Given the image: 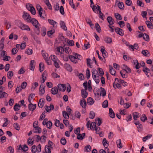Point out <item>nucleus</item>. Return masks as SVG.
Wrapping results in <instances>:
<instances>
[{"mask_svg":"<svg viewBox=\"0 0 153 153\" xmlns=\"http://www.w3.org/2000/svg\"><path fill=\"white\" fill-rule=\"evenodd\" d=\"M89 128L90 129L92 130H95L97 133L99 134V133L100 128L99 127H97L96 126V124L95 122H93L90 123V121H88L86 124V126L88 128H89Z\"/></svg>","mask_w":153,"mask_h":153,"instance_id":"obj_1","label":"nucleus"},{"mask_svg":"<svg viewBox=\"0 0 153 153\" xmlns=\"http://www.w3.org/2000/svg\"><path fill=\"white\" fill-rule=\"evenodd\" d=\"M38 122L35 121L33 124V127L34 128L33 132L36 133H40L42 132V129L41 128L37 126Z\"/></svg>","mask_w":153,"mask_h":153,"instance_id":"obj_2","label":"nucleus"},{"mask_svg":"<svg viewBox=\"0 0 153 153\" xmlns=\"http://www.w3.org/2000/svg\"><path fill=\"white\" fill-rule=\"evenodd\" d=\"M29 22L31 23L36 28H39V26H40V24L37 20L34 18L31 19L28 21Z\"/></svg>","mask_w":153,"mask_h":153,"instance_id":"obj_3","label":"nucleus"},{"mask_svg":"<svg viewBox=\"0 0 153 153\" xmlns=\"http://www.w3.org/2000/svg\"><path fill=\"white\" fill-rule=\"evenodd\" d=\"M18 27L22 30L30 31V29L29 26L26 25L20 22L18 25Z\"/></svg>","mask_w":153,"mask_h":153,"instance_id":"obj_4","label":"nucleus"},{"mask_svg":"<svg viewBox=\"0 0 153 153\" xmlns=\"http://www.w3.org/2000/svg\"><path fill=\"white\" fill-rule=\"evenodd\" d=\"M36 8L37 10H38L39 15L43 19H45V17L42 16V8L41 7L39 4H37L36 5Z\"/></svg>","mask_w":153,"mask_h":153,"instance_id":"obj_5","label":"nucleus"},{"mask_svg":"<svg viewBox=\"0 0 153 153\" xmlns=\"http://www.w3.org/2000/svg\"><path fill=\"white\" fill-rule=\"evenodd\" d=\"M49 23L53 25L54 28H56L57 27L58 23L52 19H48V20Z\"/></svg>","mask_w":153,"mask_h":153,"instance_id":"obj_6","label":"nucleus"},{"mask_svg":"<svg viewBox=\"0 0 153 153\" xmlns=\"http://www.w3.org/2000/svg\"><path fill=\"white\" fill-rule=\"evenodd\" d=\"M115 32L121 36H123L124 35L123 30L119 27H116L115 29Z\"/></svg>","mask_w":153,"mask_h":153,"instance_id":"obj_7","label":"nucleus"},{"mask_svg":"<svg viewBox=\"0 0 153 153\" xmlns=\"http://www.w3.org/2000/svg\"><path fill=\"white\" fill-rule=\"evenodd\" d=\"M58 88L59 91L63 92L65 91L66 88L65 85L62 84H59L58 85Z\"/></svg>","mask_w":153,"mask_h":153,"instance_id":"obj_8","label":"nucleus"},{"mask_svg":"<svg viewBox=\"0 0 153 153\" xmlns=\"http://www.w3.org/2000/svg\"><path fill=\"white\" fill-rule=\"evenodd\" d=\"M24 20H26L27 22L31 19V17L29 14L27 13L24 12V14L22 16Z\"/></svg>","mask_w":153,"mask_h":153,"instance_id":"obj_9","label":"nucleus"},{"mask_svg":"<svg viewBox=\"0 0 153 153\" xmlns=\"http://www.w3.org/2000/svg\"><path fill=\"white\" fill-rule=\"evenodd\" d=\"M45 87H44L42 84L40 86L39 88V94L40 95H42L45 92Z\"/></svg>","mask_w":153,"mask_h":153,"instance_id":"obj_10","label":"nucleus"},{"mask_svg":"<svg viewBox=\"0 0 153 153\" xmlns=\"http://www.w3.org/2000/svg\"><path fill=\"white\" fill-rule=\"evenodd\" d=\"M69 55L68 57L70 60L74 63H77V62L76 60V56L75 55Z\"/></svg>","mask_w":153,"mask_h":153,"instance_id":"obj_11","label":"nucleus"},{"mask_svg":"<svg viewBox=\"0 0 153 153\" xmlns=\"http://www.w3.org/2000/svg\"><path fill=\"white\" fill-rule=\"evenodd\" d=\"M42 56L45 60L50 59V56L48 53L45 52L43 50L42 51Z\"/></svg>","mask_w":153,"mask_h":153,"instance_id":"obj_12","label":"nucleus"},{"mask_svg":"<svg viewBox=\"0 0 153 153\" xmlns=\"http://www.w3.org/2000/svg\"><path fill=\"white\" fill-rule=\"evenodd\" d=\"M123 70L125 71L127 73H129L131 72V69L126 65L123 64Z\"/></svg>","mask_w":153,"mask_h":153,"instance_id":"obj_13","label":"nucleus"},{"mask_svg":"<svg viewBox=\"0 0 153 153\" xmlns=\"http://www.w3.org/2000/svg\"><path fill=\"white\" fill-rule=\"evenodd\" d=\"M64 67L68 71L71 72L72 71V67L68 63H66L64 64Z\"/></svg>","mask_w":153,"mask_h":153,"instance_id":"obj_14","label":"nucleus"},{"mask_svg":"<svg viewBox=\"0 0 153 153\" xmlns=\"http://www.w3.org/2000/svg\"><path fill=\"white\" fill-rule=\"evenodd\" d=\"M80 105L83 108H85L86 106V102L84 99H82L80 101Z\"/></svg>","mask_w":153,"mask_h":153,"instance_id":"obj_15","label":"nucleus"},{"mask_svg":"<svg viewBox=\"0 0 153 153\" xmlns=\"http://www.w3.org/2000/svg\"><path fill=\"white\" fill-rule=\"evenodd\" d=\"M108 22L109 23V25H113L114 23V21L112 18L111 16H108L107 18Z\"/></svg>","mask_w":153,"mask_h":153,"instance_id":"obj_16","label":"nucleus"},{"mask_svg":"<svg viewBox=\"0 0 153 153\" xmlns=\"http://www.w3.org/2000/svg\"><path fill=\"white\" fill-rule=\"evenodd\" d=\"M64 51L68 54H70L72 52L71 49L67 46H65V45L64 46Z\"/></svg>","mask_w":153,"mask_h":153,"instance_id":"obj_17","label":"nucleus"},{"mask_svg":"<svg viewBox=\"0 0 153 153\" xmlns=\"http://www.w3.org/2000/svg\"><path fill=\"white\" fill-rule=\"evenodd\" d=\"M45 100L43 98H41L40 99L38 103V106L41 108H42L44 105Z\"/></svg>","mask_w":153,"mask_h":153,"instance_id":"obj_18","label":"nucleus"},{"mask_svg":"<svg viewBox=\"0 0 153 153\" xmlns=\"http://www.w3.org/2000/svg\"><path fill=\"white\" fill-rule=\"evenodd\" d=\"M58 89L57 87L55 86L52 88L51 90V93L53 95H55L58 93Z\"/></svg>","mask_w":153,"mask_h":153,"instance_id":"obj_19","label":"nucleus"},{"mask_svg":"<svg viewBox=\"0 0 153 153\" xmlns=\"http://www.w3.org/2000/svg\"><path fill=\"white\" fill-rule=\"evenodd\" d=\"M36 104H32L31 103H30L28 105V108L29 110L31 111H33L34 110L36 107Z\"/></svg>","mask_w":153,"mask_h":153,"instance_id":"obj_20","label":"nucleus"},{"mask_svg":"<svg viewBox=\"0 0 153 153\" xmlns=\"http://www.w3.org/2000/svg\"><path fill=\"white\" fill-rule=\"evenodd\" d=\"M104 41L107 43L110 44L112 42V40L111 38L108 36L105 37L104 38Z\"/></svg>","mask_w":153,"mask_h":153,"instance_id":"obj_21","label":"nucleus"},{"mask_svg":"<svg viewBox=\"0 0 153 153\" xmlns=\"http://www.w3.org/2000/svg\"><path fill=\"white\" fill-rule=\"evenodd\" d=\"M109 115L110 117L112 118H114L115 117V114L111 108L109 109Z\"/></svg>","mask_w":153,"mask_h":153,"instance_id":"obj_22","label":"nucleus"},{"mask_svg":"<svg viewBox=\"0 0 153 153\" xmlns=\"http://www.w3.org/2000/svg\"><path fill=\"white\" fill-rule=\"evenodd\" d=\"M60 25L61 27L64 30L66 31L67 30V27L66 26L65 23L64 22L61 21L60 22Z\"/></svg>","mask_w":153,"mask_h":153,"instance_id":"obj_23","label":"nucleus"},{"mask_svg":"<svg viewBox=\"0 0 153 153\" xmlns=\"http://www.w3.org/2000/svg\"><path fill=\"white\" fill-rule=\"evenodd\" d=\"M47 72L45 71L42 74V80L41 81L42 83H44L46 79Z\"/></svg>","mask_w":153,"mask_h":153,"instance_id":"obj_24","label":"nucleus"},{"mask_svg":"<svg viewBox=\"0 0 153 153\" xmlns=\"http://www.w3.org/2000/svg\"><path fill=\"white\" fill-rule=\"evenodd\" d=\"M45 110L47 112H49L51 110H52L54 109V105L52 104H50V106H45Z\"/></svg>","mask_w":153,"mask_h":153,"instance_id":"obj_25","label":"nucleus"},{"mask_svg":"<svg viewBox=\"0 0 153 153\" xmlns=\"http://www.w3.org/2000/svg\"><path fill=\"white\" fill-rule=\"evenodd\" d=\"M99 75H98L97 76H94L92 77L94 80L95 81V82L97 84L99 83L100 81V78Z\"/></svg>","mask_w":153,"mask_h":153,"instance_id":"obj_26","label":"nucleus"},{"mask_svg":"<svg viewBox=\"0 0 153 153\" xmlns=\"http://www.w3.org/2000/svg\"><path fill=\"white\" fill-rule=\"evenodd\" d=\"M109 71L110 74L113 75H115L116 72L115 69L111 66L109 65Z\"/></svg>","mask_w":153,"mask_h":153,"instance_id":"obj_27","label":"nucleus"},{"mask_svg":"<svg viewBox=\"0 0 153 153\" xmlns=\"http://www.w3.org/2000/svg\"><path fill=\"white\" fill-rule=\"evenodd\" d=\"M85 90L82 89L81 91L82 97L84 98H86L88 95V93L85 91Z\"/></svg>","mask_w":153,"mask_h":153,"instance_id":"obj_28","label":"nucleus"},{"mask_svg":"<svg viewBox=\"0 0 153 153\" xmlns=\"http://www.w3.org/2000/svg\"><path fill=\"white\" fill-rule=\"evenodd\" d=\"M35 61L34 60H32L30 61V69L31 70L33 71L35 68V65L34 63Z\"/></svg>","mask_w":153,"mask_h":153,"instance_id":"obj_29","label":"nucleus"},{"mask_svg":"<svg viewBox=\"0 0 153 153\" xmlns=\"http://www.w3.org/2000/svg\"><path fill=\"white\" fill-rule=\"evenodd\" d=\"M94 102V99L90 97H89L87 99V103L88 105H92L93 104Z\"/></svg>","mask_w":153,"mask_h":153,"instance_id":"obj_30","label":"nucleus"},{"mask_svg":"<svg viewBox=\"0 0 153 153\" xmlns=\"http://www.w3.org/2000/svg\"><path fill=\"white\" fill-rule=\"evenodd\" d=\"M146 23L149 28L152 29L153 28V25L152 23L149 21H146Z\"/></svg>","mask_w":153,"mask_h":153,"instance_id":"obj_31","label":"nucleus"},{"mask_svg":"<svg viewBox=\"0 0 153 153\" xmlns=\"http://www.w3.org/2000/svg\"><path fill=\"white\" fill-rule=\"evenodd\" d=\"M116 143L117 144V147L119 148H121L123 147V146L121 143V141L120 139L117 140Z\"/></svg>","mask_w":153,"mask_h":153,"instance_id":"obj_32","label":"nucleus"},{"mask_svg":"<svg viewBox=\"0 0 153 153\" xmlns=\"http://www.w3.org/2000/svg\"><path fill=\"white\" fill-rule=\"evenodd\" d=\"M139 113L137 112H134L133 114V119L135 120H136L138 117H139Z\"/></svg>","mask_w":153,"mask_h":153,"instance_id":"obj_33","label":"nucleus"},{"mask_svg":"<svg viewBox=\"0 0 153 153\" xmlns=\"http://www.w3.org/2000/svg\"><path fill=\"white\" fill-rule=\"evenodd\" d=\"M117 5L119 8L120 10H123L124 9V4L123 2H119Z\"/></svg>","mask_w":153,"mask_h":153,"instance_id":"obj_34","label":"nucleus"},{"mask_svg":"<svg viewBox=\"0 0 153 153\" xmlns=\"http://www.w3.org/2000/svg\"><path fill=\"white\" fill-rule=\"evenodd\" d=\"M108 142L107 141L106 138H104L103 139L102 143L104 146L105 148H107L108 146Z\"/></svg>","mask_w":153,"mask_h":153,"instance_id":"obj_35","label":"nucleus"},{"mask_svg":"<svg viewBox=\"0 0 153 153\" xmlns=\"http://www.w3.org/2000/svg\"><path fill=\"white\" fill-rule=\"evenodd\" d=\"M92 77L94 76H97L98 75V71L95 68H93L92 70Z\"/></svg>","mask_w":153,"mask_h":153,"instance_id":"obj_36","label":"nucleus"},{"mask_svg":"<svg viewBox=\"0 0 153 153\" xmlns=\"http://www.w3.org/2000/svg\"><path fill=\"white\" fill-rule=\"evenodd\" d=\"M143 71L145 73V74L147 76L149 77V75H148V74L150 72V70L147 67H145V68H144Z\"/></svg>","mask_w":153,"mask_h":153,"instance_id":"obj_37","label":"nucleus"},{"mask_svg":"<svg viewBox=\"0 0 153 153\" xmlns=\"http://www.w3.org/2000/svg\"><path fill=\"white\" fill-rule=\"evenodd\" d=\"M91 151V147L90 145L85 146L84 148V151L86 152H90Z\"/></svg>","mask_w":153,"mask_h":153,"instance_id":"obj_38","label":"nucleus"},{"mask_svg":"<svg viewBox=\"0 0 153 153\" xmlns=\"http://www.w3.org/2000/svg\"><path fill=\"white\" fill-rule=\"evenodd\" d=\"M20 106L18 104L16 103L14 106V109L15 111H17L20 109Z\"/></svg>","mask_w":153,"mask_h":153,"instance_id":"obj_39","label":"nucleus"},{"mask_svg":"<svg viewBox=\"0 0 153 153\" xmlns=\"http://www.w3.org/2000/svg\"><path fill=\"white\" fill-rule=\"evenodd\" d=\"M97 70L98 71L99 73L100 74L99 75L100 76H102L104 74L103 69L102 68H97Z\"/></svg>","mask_w":153,"mask_h":153,"instance_id":"obj_40","label":"nucleus"},{"mask_svg":"<svg viewBox=\"0 0 153 153\" xmlns=\"http://www.w3.org/2000/svg\"><path fill=\"white\" fill-rule=\"evenodd\" d=\"M140 120L143 122H144L147 120V117H146L145 114H143L140 118Z\"/></svg>","mask_w":153,"mask_h":153,"instance_id":"obj_41","label":"nucleus"},{"mask_svg":"<svg viewBox=\"0 0 153 153\" xmlns=\"http://www.w3.org/2000/svg\"><path fill=\"white\" fill-rule=\"evenodd\" d=\"M45 3L48 9H52V7L50 3L48 0H46L45 1Z\"/></svg>","mask_w":153,"mask_h":153,"instance_id":"obj_42","label":"nucleus"},{"mask_svg":"<svg viewBox=\"0 0 153 153\" xmlns=\"http://www.w3.org/2000/svg\"><path fill=\"white\" fill-rule=\"evenodd\" d=\"M44 64L42 62H40L39 64V71L41 72H42V71L44 70Z\"/></svg>","mask_w":153,"mask_h":153,"instance_id":"obj_43","label":"nucleus"},{"mask_svg":"<svg viewBox=\"0 0 153 153\" xmlns=\"http://www.w3.org/2000/svg\"><path fill=\"white\" fill-rule=\"evenodd\" d=\"M7 93L4 92L1 93H0V98H2L4 97H7Z\"/></svg>","mask_w":153,"mask_h":153,"instance_id":"obj_44","label":"nucleus"},{"mask_svg":"<svg viewBox=\"0 0 153 153\" xmlns=\"http://www.w3.org/2000/svg\"><path fill=\"white\" fill-rule=\"evenodd\" d=\"M57 51H58L62 54L64 51V47H62L61 46L57 48Z\"/></svg>","mask_w":153,"mask_h":153,"instance_id":"obj_45","label":"nucleus"},{"mask_svg":"<svg viewBox=\"0 0 153 153\" xmlns=\"http://www.w3.org/2000/svg\"><path fill=\"white\" fill-rule=\"evenodd\" d=\"M115 16L116 19L118 20H121L122 19L121 15L118 13H115L114 14Z\"/></svg>","mask_w":153,"mask_h":153,"instance_id":"obj_46","label":"nucleus"},{"mask_svg":"<svg viewBox=\"0 0 153 153\" xmlns=\"http://www.w3.org/2000/svg\"><path fill=\"white\" fill-rule=\"evenodd\" d=\"M51 59L54 62L56 61H59L58 59L56 56L54 55H51Z\"/></svg>","mask_w":153,"mask_h":153,"instance_id":"obj_47","label":"nucleus"},{"mask_svg":"<svg viewBox=\"0 0 153 153\" xmlns=\"http://www.w3.org/2000/svg\"><path fill=\"white\" fill-rule=\"evenodd\" d=\"M69 4L73 8L76 9V8L75 7V5L74 4L73 0H69Z\"/></svg>","mask_w":153,"mask_h":153,"instance_id":"obj_48","label":"nucleus"},{"mask_svg":"<svg viewBox=\"0 0 153 153\" xmlns=\"http://www.w3.org/2000/svg\"><path fill=\"white\" fill-rule=\"evenodd\" d=\"M7 76L9 79H11L13 76V72L12 71H9L7 73Z\"/></svg>","mask_w":153,"mask_h":153,"instance_id":"obj_49","label":"nucleus"},{"mask_svg":"<svg viewBox=\"0 0 153 153\" xmlns=\"http://www.w3.org/2000/svg\"><path fill=\"white\" fill-rule=\"evenodd\" d=\"M141 53L145 56H147L149 52L147 50H144L142 51Z\"/></svg>","mask_w":153,"mask_h":153,"instance_id":"obj_50","label":"nucleus"},{"mask_svg":"<svg viewBox=\"0 0 153 153\" xmlns=\"http://www.w3.org/2000/svg\"><path fill=\"white\" fill-rule=\"evenodd\" d=\"M88 87L89 91H91L92 90V88L91 86V80H89L88 82Z\"/></svg>","mask_w":153,"mask_h":153,"instance_id":"obj_51","label":"nucleus"},{"mask_svg":"<svg viewBox=\"0 0 153 153\" xmlns=\"http://www.w3.org/2000/svg\"><path fill=\"white\" fill-rule=\"evenodd\" d=\"M108 105V101L107 100H105L102 104V106L104 108H107Z\"/></svg>","mask_w":153,"mask_h":153,"instance_id":"obj_52","label":"nucleus"},{"mask_svg":"<svg viewBox=\"0 0 153 153\" xmlns=\"http://www.w3.org/2000/svg\"><path fill=\"white\" fill-rule=\"evenodd\" d=\"M118 82L121 83L122 85L124 86H126L127 85V83L123 80L120 79L118 81Z\"/></svg>","mask_w":153,"mask_h":153,"instance_id":"obj_53","label":"nucleus"},{"mask_svg":"<svg viewBox=\"0 0 153 153\" xmlns=\"http://www.w3.org/2000/svg\"><path fill=\"white\" fill-rule=\"evenodd\" d=\"M95 28L97 31L98 32L100 33L101 31V29L100 27L97 23L95 24Z\"/></svg>","mask_w":153,"mask_h":153,"instance_id":"obj_54","label":"nucleus"},{"mask_svg":"<svg viewBox=\"0 0 153 153\" xmlns=\"http://www.w3.org/2000/svg\"><path fill=\"white\" fill-rule=\"evenodd\" d=\"M55 33V30L54 29L51 30L47 32V34L48 36H51Z\"/></svg>","mask_w":153,"mask_h":153,"instance_id":"obj_55","label":"nucleus"},{"mask_svg":"<svg viewBox=\"0 0 153 153\" xmlns=\"http://www.w3.org/2000/svg\"><path fill=\"white\" fill-rule=\"evenodd\" d=\"M50 147L48 146H46L45 147V150L46 153H51V150L49 148Z\"/></svg>","mask_w":153,"mask_h":153,"instance_id":"obj_56","label":"nucleus"},{"mask_svg":"<svg viewBox=\"0 0 153 153\" xmlns=\"http://www.w3.org/2000/svg\"><path fill=\"white\" fill-rule=\"evenodd\" d=\"M13 127L17 130H19L20 128L19 124L17 123H15L13 124Z\"/></svg>","mask_w":153,"mask_h":153,"instance_id":"obj_57","label":"nucleus"},{"mask_svg":"<svg viewBox=\"0 0 153 153\" xmlns=\"http://www.w3.org/2000/svg\"><path fill=\"white\" fill-rule=\"evenodd\" d=\"M143 39L147 41H149V36L146 33H144Z\"/></svg>","mask_w":153,"mask_h":153,"instance_id":"obj_58","label":"nucleus"},{"mask_svg":"<svg viewBox=\"0 0 153 153\" xmlns=\"http://www.w3.org/2000/svg\"><path fill=\"white\" fill-rule=\"evenodd\" d=\"M100 89L101 91V93L100 94H102V96L103 97H104V96H105L106 95V93L105 90L104 88H102V87H101Z\"/></svg>","mask_w":153,"mask_h":153,"instance_id":"obj_59","label":"nucleus"},{"mask_svg":"<svg viewBox=\"0 0 153 153\" xmlns=\"http://www.w3.org/2000/svg\"><path fill=\"white\" fill-rule=\"evenodd\" d=\"M86 76L87 78L88 79L90 78V70L88 68H87L86 72Z\"/></svg>","mask_w":153,"mask_h":153,"instance_id":"obj_60","label":"nucleus"},{"mask_svg":"<svg viewBox=\"0 0 153 153\" xmlns=\"http://www.w3.org/2000/svg\"><path fill=\"white\" fill-rule=\"evenodd\" d=\"M99 17L100 18H101L102 20H104V17L105 16L101 12V11L99 12Z\"/></svg>","mask_w":153,"mask_h":153,"instance_id":"obj_61","label":"nucleus"},{"mask_svg":"<svg viewBox=\"0 0 153 153\" xmlns=\"http://www.w3.org/2000/svg\"><path fill=\"white\" fill-rule=\"evenodd\" d=\"M25 72V70L24 69V68L23 67H22L19 71L18 74H23Z\"/></svg>","mask_w":153,"mask_h":153,"instance_id":"obj_62","label":"nucleus"},{"mask_svg":"<svg viewBox=\"0 0 153 153\" xmlns=\"http://www.w3.org/2000/svg\"><path fill=\"white\" fill-rule=\"evenodd\" d=\"M46 125L49 129H51L52 127V123L50 121H48Z\"/></svg>","mask_w":153,"mask_h":153,"instance_id":"obj_63","label":"nucleus"},{"mask_svg":"<svg viewBox=\"0 0 153 153\" xmlns=\"http://www.w3.org/2000/svg\"><path fill=\"white\" fill-rule=\"evenodd\" d=\"M7 151V152L10 151V153H13L14 151V149L12 146H10L8 147Z\"/></svg>","mask_w":153,"mask_h":153,"instance_id":"obj_64","label":"nucleus"}]
</instances>
